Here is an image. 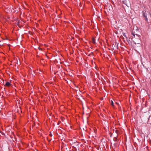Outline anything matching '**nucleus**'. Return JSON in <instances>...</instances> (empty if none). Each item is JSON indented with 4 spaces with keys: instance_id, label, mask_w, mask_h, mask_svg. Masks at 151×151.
I'll return each instance as SVG.
<instances>
[{
    "instance_id": "nucleus-1",
    "label": "nucleus",
    "mask_w": 151,
    "mask_h": 151,
    "mask_svg": "<svg viewBox=\"0 0 151 151\" xmlns=\"http://www.w3.org/2000/svg\"><path fill=\"white\" fill-rule=\"evenodd\" d=\"M140 38V35L137 34H133L131 39L132 40V42L134 43L139 44L141 42Z\"/></svg>"
},
{
    "instance_id": "nucleus-2",
    "label": "nucleus",
    "mask_w": 151,
    "mask_h": 151,
    "mask_svg": "<svg viewBox=\"0 0 151 151\" xmlns=\"http://www.w3.org/2000/svg\"><path fill=\"white\" fill-rule=\"evenodd\" d=\"M143 15L144 17L145 18V19L147 21V15L145 13V12L143 11L142 12Z\"/></svg>"
},
{
    "instance_id": "nucleus-3",
    "label": "nucleus",
    "mask_w": 151,
    "mask_h": 151,
    "mask_svg": "<svg viewBox=\"0 0 151 151\" xmlns=\"http://www.w3.org/2000/svg\"><path fill=\"white\" fill-rule=\"evenodd\" d=\"M10 85V83L9 82H6V84L4 85L5 86H9Z\"/></svg>"
},
{
    "instance_id": "nucleus-4",
    "label": "nucleus",
    "mask_w": 151,
    "mask_h": 151,
    "mask_svg": "<svg viewBox=\"0 0 151 151\" xmlns=\"http://www.w3.org/2000/svg\"><path fill=\"white\" fill-rule=\"evenodd\" d=\"M111 104L112 106H114V103L113 101H111Z\"/></svg>"
},
{
    "instance_id": "nucleus-5",
    "label": "nucleus",
    "mask_w": 151,
    "mask_h": 151,
    "mask_svg": "<svg viewBox=\"0 0 151 151\" xmlns=\"http://www.w3.org/2000/svg\"><path fill=\"white\" fill-rule=\"evenodd\" d=\"M93 43H95V41L93 39Z\"/></svg>"
},
{
    "instance_id": "nucleus-6",
    "label": "nucleus",
    "mask_w": 151,
    "mask_h": 151,
    "mask_svg": "<svg viewBox=\"0 0 151 151\" xmlns=\"http://www.w3.org/2000/svg\"><path fill=\"white\" fill-rule=\"evenodd\" d=\"M118 131L117 130H116V132L117 133V132Z\"/></svg>"
},
{
    "instance_id": "nucleus-7",
    "label": "nucleus",
    "mask_w": 151,
    "mask_h": 151,
    "mask_svg": "<svg viewBox=\"0 0 151 151\" xmlns=\"http://www.w3.org/2000/svg\"><path fill=\"white\" fill-rule=\"evenodd\" d=\"M118 44H117V47H118Z\"/></svg>"
}]
</instances>
